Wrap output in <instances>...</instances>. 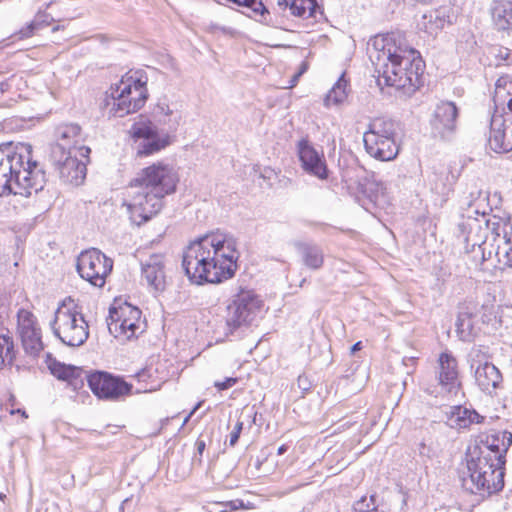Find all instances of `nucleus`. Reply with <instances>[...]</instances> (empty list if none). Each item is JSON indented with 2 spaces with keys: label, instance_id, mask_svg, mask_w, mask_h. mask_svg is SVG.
Segmentation results:
<instances>
[{
  "label": "nucleus",
  "instance_id": "obj_19",
  "mask_svg": "<svg viewBox=\"0 0 512 512\" xmlns=\"http://www.w3.org/2000/svg\"><path fill=\"white\" fill-rule=\"evenodd\" d=\"M57 143L52 149V155H60L72 151L79 152L83 158L88 157L90 148L82 145L81 128L77 124H65L57 128Z\"/></svg>",
  "mask_w": 512,
  "mask_h": 512
},
{
  "label": "nucleus",
  "instance_id": "obj_15",
  "mask_svg": "<svg viewBox=\"0 0 512 512\" xmlns=\"http://www.w3.org/2000/svg\"><path fill=\"white\" fill-rule=\"evenodd\" d=\"M17 333L26 354L36 357L43 350L41 328L36 316L25 309L17 313Z\"/></svg>",
  "mask_w": 512,
  "mask_h": 512
},
{
  "label": "nucleus",
  "instance_id": "obj_1",
  "mask_svg": "<svg viewBox=\"0 0 512 512\" xmlns=\"http://www.w3.org/2000/svg\"><path fill=\"white\" fill-rule=\"evenodd\" d=\"M239 256L236 238L218 231L190 243L184 251L182 266L195 284L220 283L233 277Z\"/></svg>",
  "mask_w": 512,
  "mask_h": 512
},
{
  "label": "nucleus",
  "instance_id": "obj_54",
  "mask_svg": "<svg viewBox=\"0 0 512 512\" xmlns=\"http://www.w3.org/2000/svg\"><path fill=\"white\" fill-rule=\"evenodd\" d=\"M4 498H6V495H4V494L0 493V499H1V500H4Z\"/></svg>",
  "mask_w": 512,
  "mask_h": 512
},
{
  "label": "nucleus",
  "instance_id": "obj_41",
  "mask_svg": "<svg viewBox=\"0 0 512 512\" xmlns=\"http://www.w3.org/2000/svg\"><path fill=\"white\" fill-rule=\"evenodd\" d=\"M372 510V502L370 501V497L366 496L362 497L358 500L353 506V512H366Z\"/></svg>",
  "mask_w": 512,
  "mask_h": 512
},
{
  "label": "nucleus",
  "instance_id": "obj_29",
  "mask_svg": "<svg viewBox=\"0 0 512 512\" xmlns=\"http://www.w3.org/2000/svg\"><path fill=\"white\" fill-rule=\"evenodd\" d=\"M492 241L496 242L495 258L502 268L512 267V240L506 233L501 236L499 232L492 233Z\"/></svg>",
  "mask_w": 512,
  "mask_h": 512
},
{
  "label": "nucleus",
  "instance_id": "obj_3",
  "mask_svg": "<svg viewBox=\"0 0 512 512\" xmlns=\"http://www.w3.org/2000/svg\"><path fill=\"white\" fill-rule=\"evenodd\" d=\"M368 55L378 81L387 86L414 92L421 84L424 63L413 48L397 47L389 36L378 35L368 43Z\"/></svg>",
  "mask_w": 512,
  "mask_h": 512
},
{
  "label": "nucleus",
  "instance_id": "obj_31",
  "mask_svg": "<svg viewBox=\"0 0 512 512\" xmlns=\"http://www.w3.org/2000/svg\"><path fill=\"white\" fill-rule=\"evenodd\" d=\"M364 192L370 201L379 207H384L388 203L386 186L381 181L368 180L364 185Z\"/></svg>",
  "mask_w": 512,
  "mask_h": 512
},
{
  "label": "nucleus",
  "instance_id": "obj_47",
  "mask_svg": "<svg viewBox=\"0 0 512 512\" xmlns=\"http://www.w3.org/2000/svg\"><path fill=\"white\" fill-rule=\"evenodd\" d=\"M498 56L501 60L505 61L507 65L512 63V53L508 49H500Z\"/></svg>",
  "mask_w": 512,
  "mask_h": 512
},
{
  "label": "nucleus",
  "instance_id": "obj_28",
  "mask_svg": "<svg viewBox=\"0 0 512 512\" xmlns=\"http://www.w3.org/2000/svg\"><path fill=\"white\" fill-rule=\"evenodd\" d=\"M277 6L286 10H290L291 14L296 17L309 18L316 17L318 5L316 0H276Z\"/></svg>",
  "mask_w": 512,
  "mask_h": 512
},
{
  "label": "nucleus",
  "instance_id": "obj_17",
  "mask_svg": "<svg viewBox=\"0 0 512 512\" xmlns=\"http://www.w3.org/2000/svg\"><path fill=\"white\" fill-rule=\"evenodd\" d=\"M87 381L91 391L102 399H118L129 394L132 387L120 378L113 377L106 372H95L88 376Z\"/></svg>",
  "mask_w": 512,
  "mask_h": 512
},
{
  "label": "nucleus",
  "instance_id": "obj_13",
  "mask_svg": "<svg viewBox=\"0 0 512 512\" xmlns=\"http://www.w3.org/2000/svg\"><path fill=\"white\" fill-rule=\"evenodd\" d=\"M134 143L137 156L153 155L170 144L168 134L160 136L157 129L149 120H140L133 123L128 131Z\"/></svg>",
  "mask_w": 512,
  "mask_h": 512
},
{
  "label": "nucleus",
  "instance_id": "obj_32",
  "mask_svg": "<svg viewBox=\"0 0 512 512\" xmlns=\"http://www.w3.org/2000/svg\"><path fill=\"white\" fill-rule=\"evenodd\" d=\"M219 3L223 4H233L237 6H246L248 8H251L252 11L256 14H259L261 16V22L267 24V25H275V22L270 16L269 11L264 6V4L261 2V0H217Z\"/></svg>",
  "mask_w": 512,
  "mask_h": 512
},
{
  "label": "nucleus",
  "instance_id": "obj_25",
  "mask_svg": "<svg viewBox=\"0 0 512 512\" xmlns=\"http://www.w3.org/2000/svg\"><path fill=\"white\" fill-rule=\"evenodd\" d=\"M474 379L479 389L488 395H493L503 383L500 370L491 362H485L483 367L478 366L474 371Z\"/></svg>",
  "mask_w": 512,
  "mask_h": 512
},
{
  "label": "nucleus",
  "instance_id": "obj_27",
  "mask_svg": "<svg viewBox=\"0 0 512 512\" xmlns=\"http://www.w3.org/2000/svg\"><path fill=\"white\" fill-rule=\"evenodd\" d=\"M492 21L498 30L512 31V0H497L491 8Z\"/></svg>",
  "mask_w": 512,
  "mask_h": 512
},
{
  "label": "nucleus",
  "instance_id": "obj_20",
  "mask_svg": "<svg viewBox=\"0 0 512 512\" xmlns=\"http://www.w3.org/2000/svg\"><path fill=\"white\" fill-rule=\"evenodd\" d=\"M459 228L464 237L467 252H473L476 247L479 249L489 241L488 230L499 229V223L469 217L459 224Z\"/></svg>",
  "mask_w": 512,
  "mask_h": 512
},
{
  "label": "nucleus",
  "instance_id": "obj_26",
  "mask_svg": "<svg viewBox=\"0 0 512 512\" xmlns=\"http://www.w3.org/2000/svg\"><path fill=\"white\" fill-rule=\"evenodd\" d=\"M449 23L450 17L447 15L446 9L440 8L423 14L421 19L418 21L417 26L428 35L434 36Z\"/></svg>",
  "mask_w": 512,
  "mask_h": 512
},
{
  "label": "nucleus",
  "instance_id": "obj_55",
  "mask_svg": "<svg viewBox=\"0 0 512 512\" xmlns=\"http://www.w3.org/2000/svg\"><path fill=\"white\" fill-rule=\"evenodd\" d=\"M1 90H5L4 84H1Z\"/></svg>",
  "mask_w": 512,
  "mask_h": 512
},
{
  "label": "nucleus",
  "instance_id": "obj_7",
  "mask_svg": "<svg viewBox=\"0 0 512 512\" xmlns=\"http://www.w3.org/2000/svg\"><path fill=\"white\" fill-rule=\"evenodd\" d=\"M53 335L68 347H80L89 337V326L70 297L64 299L50 321Z\"/></svg>",
  "mask_w": 512,
  "mask_h": 512
},
{
  "label": "nucleus",
  "instance_id": "obj_40",
  "mask_svg": "<svg viewBox=\"0 0 512 512\" xmlns=\"http://www.w3.org/2000/svg\"><path fill=\"white\" fill-rule=\"evenodd\" d=\"M496 242L488 241L486 244L479 248L481 263L492 259L495 256Z\"/></svg>",
  "mask_w": 512,
  "mask_h": 512
},
{
  "label": "nucleus",
  "instance_id": "obj_23",
  "mask_svg": "<svg viewBox=\"0 0 512 512\" xmlns=\"http://www.w3.org/2000/svg\"><path fill=\"white\" fill-rule=\"evenodd\" d=\"M142 279L156 292L163 291L166 286L164 257L160 254L151 255L142 263Z\"/></svg>",
  "mask_w": 512,
  "mask_h": 512
},
{
  "label": "nucleus",
  "instance_id": "obj_52",
  "mask_svg": "<svg viewBox=\"0 0 512 512\" xmlns=\"http://www.w3.org/2000/svg\"><path fill=\"white\" fill-rule=\"evenodd\" d=\"M361 342H357L355 343L352 347H351V354H354L356 351L360 350L361 349Z\"/></svg>",
  "mask_w": 512,
  "mask_h": 512
},
{
  "label": "nucleus",
  "instance_id": "obj_36",
  "mask_svg": "<svg viewBox=\"0 0 512 512\" xmlns=\"http://www.w3.org/2000/svg\"><path fill=\"white\" fill-rule=\"evenodd\" d=\"M456 333L460 340L470 341L472 338V320L471 317L466 313H460L457 317Z\"/></svg>",
  "mask_w": 512,
  "mask_h": 512
},
{
  "label": "nucleus",
  "instance_id": "obj_39",
  "mask_svg": "<svg viewBox=\"0 0 512 512\" xmlns=\"http://www.w3.org/2000/svg\"><path fill=\"white\" fill-rule=\"evenodd\" d=\"M220 506L219 512H232L238 509H246V505L240 499H234L231 501L219 502Z\"/></svg>",
  "mask_w": 512,
  "mask_h": 512
},
{
  "label": "nucleus",
  "instance_id": "obj_2",
  "mask_svg": "<svg viewBox=\"0 0 512 512\" xmlns=\"http://www.w3.org/2000/svg\"><path fill=\"white\" fill-rule=\"evenodd\" d=\"M512 445V433L498 431L481 435L466 453L467 471L462 483L475 494L491 495L504 487L505 455Z\"/></svg>",
  "mask_w": 512,
  "mask_h": 512
},
{
  "label": "nucleus",
  "instance_id": "obj_51",
  "mask_svg": "<svg viewBox=\"0 0 512 512\" xmlns=\"http://www.w3.org/2000/svg\"><path fill=\"white\" fill-rule=\"evenodd\" d=\"M196 445H197L198 452L201 454L205 448V442L200 440V441H197Z\"/></svg>",
  "mask_w": 512,
  "mask_h": 512
},
{
  "label": "nucleus",
  "instance_id": "obj_14",
  "mask_svg": "<svg viewBox=\"0 0 512 512\" xmlns=\"http://www.w3.org/2000/svg\"><path fill=\"white\" fill-rule=\"evenodd\" d=\"M262 301L250 290L241 291L227 307L226 325L230 333L250 322L260 310Z\"/></svg>",
  "mask_w": 512,
  "mask_h": 512
},
{
  "label": "nucleus",
  "instance_id": "obj_18",
  "mask_svg": "<svg viewBox=\"0 0 512 512\" xmlns=\"http://www.w3.org/2000/svg\"><path fill=\"white\" fill-rule=\"evenodd\" d=\"M79 152L72 151L60 155H52V161L59 173V177L65 183L78 186L86 177V164L78 159Z\"/></svg>",
  "mask_w": 512,
  "mask_h": 512
},
{
  "label": "nucleus",
  "instance_id": "obj_9",
  "mask_svg": "<svg viewBox=\"0 0 512 512\" xmlns=\"http://www.w3.org/2000/svg\"><path fill=\"white\" fill-rule=\"evenodd\" d=\"M141 310L127 302H114L109 309L108 330L120 342L138 337L145 330Z\"/></svg>",
  "mask_w": 512,
  "mask_h": 512
},
{
  "label": "nucleus",
  "instance_id": "obj_44",
  "mask_svg": "<svg viewBox=\"0 0 512 512\" xmlns=\"http://www.w3.org/2000/svg\"><path fill=\"white\" fill-rule=\"evenodd\" d=\"M482 195L481 189L474 186L472 187L471 191H469L468 196L466 197L467 201L466 204L468 206H472L475 201H477Z\"/></svg>",
  "mask_w": 512,
  "mask_h": 512
},
{
  "label": "nucleus",
  "instance_id": "obj_50",
  "mask_svg": "<svg viewBox=\"0 0 512 512\" xmlns=\"http://www.w3.org/2000/svg\"><path fill=\"white\" fill-rule=\"evenodd\" d=\"M306 68H307L306 64L303 63L300 71L294 75L293 82H296L298 80V78L301 76V74L305 72Z\"/></svg>",
  "mask_w": 512,
  "mask_h": 512
},
{
  "label": "nucleus",
  "instance_id": "obj_33",
  "mask_svg": "<svg viewBox=\"0 0 512 512\" xmlns=\"http://www.w3.org/2000/svg\"><path fill=\"white\" fill-rule=\"evenodd\" d=\"M348 96L347 81L344 74L340 76L324 99L325 106L338 105L343 103Z\"/></svg>",
  "mask_w": 512,
  "mask_h": 512
},
{
  "label": "nucleus",
  "instance_id": "obj_48",
  "mask_svg": "<svg viewBox=\"0 0 512 512\" xmlns=\"http://www.w3.org/2000/svg\"><path fill=\"white\" fill-rule=\"evenodd\" d=\"M298 386H299V388H301L304 391L309 389V386L307 384V379L305 377H302V376H300L298 378Z\"/></svg>",
  "mask_w": 512,
  "mask_h": 512
},
{
  "label": "nucleus",
  "instance_id": "obj_16",
  "mask_svg": "<svg viewBox=\"0 0 512 512\" xmlns=\"http://www.w3.org/2000/svg\"><path fill=\"white\" fill-rule=\"evenodd\" d=\"M458 115L459 110L454 102L437 103L430 120L432 132L441 139H451L457 129Z\"/></svg>",
  "mask_w": 512,
  "mask_h": 512
},
{
  "label": "nucleus",
  "instance_id": "obj_37",
  "mask_svg": "<svg viewBox=\"0 0 512 512\" xmlns=\"http://www.w3.org/2000/svg\"><path fill=\"white\" fill-rule=\"evenodd\" d=\"M467 362L470 369L474 372L478 366L483 367L485 362H489V356L480 346H474L467 355Z\"/></svg>",
  "mask_w": 512,
  "mask_h": 512
},
{
  "label": "nucleus",
  "instance_id": "obj_24",
  "mask_svg": "<svg viewBox=\"0 0 512 512\" xmlns=\"http://www.w3.org/2000/svg\"><path fill=\"white\" fill-rule=\"evenodd\" d=\"M152 116L157 124L163 126L168 133L176 132L183 119L182 112L175 104H169L166 98L157 102Z\"/></svg>",
  "mask_w": 512,
  "mask_h": 512
},
{
  "label": "nucleus",
  "instance_id": "obj_11",
  "mask_svg": "<svg viewBox=\"0 0 512 512\" xmlns=\"http://www.w3.org/2000/svg\"><path fill=\"white\" fill-rule=\"evenodd\" d=\"M132 181L164 198L176 191L179 175L172 165L158 161L143 168Z\"/></svg>",
  "mask_w": 512,
  "mask_h": 512
},
{
  "label": "nucleus",
  "instance_id": "obj_38",
  "mask_svg": "<svg viewBox=\"0 0 512 512\" xmlns=\"http://www.w3.org/2000/svg\"><path fill=\"white\" fill-rule=\"evenodd\" d=\"M468 413L470 410L463 407H456L455 412H453L451 421L453 422L452 426H455L459 429L468 427Z\"/></svg>",
  "mask_w": 512,
  "mask_h": 512
},
{
  "label": "nucleus",
  "instance_id": "obj_5",
  "mask_svg": "<svg viewBox=\"0 0 512 512\" xmlns=\"http://www.w3.org/2000/svg\"><path fill=\"white\" fill-rule=\"evenodd\" d=\"M494 112L490 120L488 143L496 153L512 150V78L501 76L495 83Z\"/></svg>",
  "mask_w": 512,
  "mask_h": 512
},
{
  "label": "nucleus",
  "instance_id": "obj_10",
  "mask_svg": "<svg viewBox=\"0 0 512 512\" xmlns=\"http://www.w3.org/2000/svg\"><path fill=\"white\" fill-rule=\"evenodd\" d=\"M123 205L127 208L130 220L139 226L160 212L163 197L131 181L126 188Z\"/></svg>",
  "mask_w": 512,
  "mask_h": 512
},
{
  "label": "nucleus",
  "instance_id": "obj_34",
  "mask_svg": "<svg viewBox=\"0 0 512 512\" xmlns=\"http://www.w3.org/2000/svg\"><path fill=\"white\" fill-rule=\"evenodd\" d=\"M49 369L51 373L58 379L69 382L77 379L80 374L79 368L56 361L49 365Z\"/></svg>",
  "mask_w": 512,
  "mask_h": 512
},
{
  "label": "nucleus",
  "instance_id": "obj_53",
  "mask_svg": "<svg viewBox=\"0 0 512 512\" xmlns=\"http://www.w3.org/2000/svg\"><path fill=\"white\" fill-rule=\"evenodd\" d=\"M287 446L286 445H281L279 448H278V454L279 455H282L284 454L286 451H287Z\"/></svg>",
  "mask_w": 512,
  "mask_h": 512
},
{
  "label": "nucleus",
  "instance_id": "obj_45",
  "mask_svg": "<svg viewBox=\"0 0 512 512\" xmlns=\"http://www.w3.org/2000/svg\"><path fill=\"white\" fill-rule=\"evenodd\" d=\"M37 27V24L34 23V22H31L30 24H28L25 28H22L20 31H19V38H28L30 36H32L34 30L36 29Z\"/></svg>",
  "mask_w": 512,
  "mask_h": 512
},
{
  "label": "nucleus",
  "instance_id": "obj_12",
  "mask_svg": "<svg viewBox=\"0 0 512 512\" xmlns=\"http://www.w3.org/2000/svg\"><path fill=\"white\" fill-rule=\"evenodd\" d=\"M76 268L82 279L101 288L112 271L113 261L99 249L91 248L80 253Z\"/></svg>",
  "mask_w": 512,
  "mask_h": 512
},
{
  "label": "nucleus",
  "instance_id": "obj_35",
  "mask_svg": "<svg viewBox=\"0 0 512 512\" xmlns=\"http://www.w3.org/2000/svg\"><path fill=\"white\" fill-rule=\"evenodd\" d=\"M15 357L14 344L9 336H0V369L11 365Z\"/></svg>",
  "mask_w": 512,
  "mask_h": 512
},
{
  "label": "nucleus",
  "instance_id": "obj_21",
  "mask_svg": "<svg viewBox=\"0 0 512 512\" xmlns=\"http://www.w3.org/2000/svg\"><path fill=\"white\" fill-rule=\"evenodd\" d=\"M298 156L303 170L320 179L328 177V169L322 152L316 150L308 141L301 140L298 143Z\"/></svg>",
  "mask_w": 512,
  "mask_h": 512
},
{
  "label": "nucleus",
  "instance_id": "obj_46",
  "mask_svg": "<svg viewBox=\"0 0 512 512\" xmlns=\"http://www.w3.org/2000/svg\"><path fill=\"white\" fill-rule=\"evenodd\" d=\"M484 420V417L479 415L476 411L470 410V413H468V427L471 424H478L481 423Z\"/></svg>",
  "mask_w": 512,
  "mask_h": 512
},
{
  "label": "nucleus",
  "instance_id": "obj_8",
  "mask_svg": "<svg viewBox=\"0 0 512 512\" xmlns=\"http://www.w3.org/2000/svg\"><path fill=\"white\" fill-rule=\"evenodd\" d=\"M398 125L387 118H375L368 124L363 133V142L366 152L380 161L394 160L399 153L397 143Z\"/></svg>",
  "mask_w": 512,
  "mask_h": 512
},
{
  "label": "nucleus",
  "instance_id": "obj_4",
  "mask_svg": "<svg viewBox=\"0 0 512 512\" xmlns=\"http://www.w3.org/2000/svg\"><path fill=\"white\" fill-rule=\"evenodd\" d=\"M31 152V146L25 143L0 145V196L29 197L43 189L45 176L32 161Z\"/></svg>",
  "mask_w": 512,
  "mask_h": 512
},
{
  "label": "nucleus",
  "instance_id": "obj_22",
  "mask_svg": "<svg viewBox=\"0 0 512 512\" xmlns=\"http://www.w3.org/2000/svg\"><path fill=\"white\" fill-rule=\"evenodd\" d=\"M438 364V381L442 390L449 394H457L461 385L457 360L451 353L443 352L439 356Z\"/></svg>",
  "mask_w": 512,
  "mask_h": 512
},
{
  "label": "nucleus",
  "instance_id": "obj_43",
  "mask_svg": "<svg viewBox=\"0 0 512 512\" xmlns=\"http://www.w3.org/2000/svg\"><path fill=\"white\" fill-rule=\"evenodd\" d=\"M237 383V378H234V377H228L226 378L224 381H216L214 383V386L222 391V390H226V389H229L231 388L232 386H234L235 384Z\"/></svg>",
  "mask_w": 512,
  "mask_h": 512
},
{
  "label": "nucleus",
  "instance_id": "obj_56",
  "mask_svg": "<svg viewBox=\"0 0 512 512\" xmlns=\"http://www.w3.org/2000/svg\"><path fill=\"white\" fill-rule=\"evenodd\" d=\"M1 90H5L4 84H1Z\"/></svg>",
  "mask_w": 512,
  "mask_h": 512
},
{
  "label": "nucleus",
  "instance_id": "obj_6",
  "mask_svg": "<svg viewBox=\"0 0 512 512\" xmlns=\"http://www.w3.org/2000/svg\"><path fill=\"white\" fill-rule=\"evenodd\" d=\"M143 78L139 72H134L112 85L104 99V114L121 118L142 108L148 97L146 78Z\"/></svg>",
  "mask_w": 512,
  "mask_h": 512
},
{
  "label": "nucleus",
  "instance_id": "obj_49",
  "mask_svg": "<svg viewBox=\"0 0 512 512\" xmlns=\"http://www.w3.org/2000/svg\"><path fill=\"white\" fill-rule=\"evenodd\" d=\"M201 404H202V402H199V403L196 404L194 409L185 417V419L183 421V425H185L189 421L191 416L196 412V410L201 406Z\"/></svg>",
  "mask_w": 512,
  "mask_h": 512
},
{
  "label": "nucleus",
  "instance_id": "obj_30",
  "mask_svg": "<svg viewBox=\"0 0 512 512\" xmlns=\"http://www.w3.org/2000/svg\"><path fill=\"white\" fill-rule=\"evenodd\" d=\"M295 247L300 252L307 267L319 269L323 265V252L318 246L306 242H296Z\"/></svg>",
  "mask_w": 512,
  "mask_h": 512
},
{
  "label": "nucleus",
  "instance_id": "obj_42",
  "mask_svg": "<svg viewBox=\"0 0 512 512\" xmlns=\"http://www.w3.org/2000/svg\"><path fill=\"white\" fill-rule=\"evenodd\" d=\"M242 429H243V422L237 421V423L234 426L233 431L230 434L229 443L231 446H234L237 443V441L240 437V434L242 432Z\"/></svg>",
  "mask_w": 512,
  "mask_h": 512
}]
</instances>
